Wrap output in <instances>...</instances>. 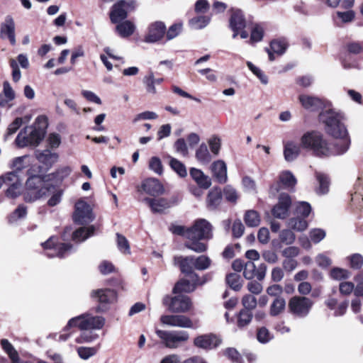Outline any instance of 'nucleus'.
<instances>
[{
	"label": "nucleus",
	"mask_w": 363,
	"mask_h": 363,
	"mask_svg": "<svg viewBox=\"0 0 363 363\" xmlns=\"http://www.w3.org/2000/svg\"><path fill=\"white\" fill-rule=\"evenodd\" d=\"M320 120L325 124L327 133L335 138L332 143H328L320 133L312 131L305 133L301 139V145L313 150L320 157L339 155L347 151L350 140L344 124V113L335 108H329L320 113Z\"/></svg>",
	"instance_id": "obj_1"
},
{
	"label": "nucleus",
	"mask_w": 363,
	"mask_h": 363,
	"mask_svg": "<svg viewBox=\"0 0 363 363\" xmlns=\"http://www.w3.org/2000/svg\"><path fill=\"white\" fill-rule=\"evenodd\" d=\"M169 230L174 235L183 236L189 240L185 242V247L197 253L204 252L208 248L207 245L201 240H208L213 238L211 224L203 218L197 219L193 225L189 228L172 225Z\"/></svg>",
	"instance_id": "obj_2"
},
{
	"label": "nucleus",
	"mask_w": 363,
	"mask_h": 363,
	"mask_svg": "<svg viewBox=\"0 0 363 363\" xmlns=\"http://www.w3.org/2000/svg\"><path fill=\"white\" fill-rule=\"evenodd\" d=\"M46 127V117L38 116L33 125L25 127L18 134L15 140L16 145L19 147L38 146L45 137Z\"/></svg>",
	"instance_id": "obj_3"
},
{
	"label": "nucleus",
	"mask_w": 363,
	"mask_h": 363,
	"mask_svg": "<svg viewBox=\"0 0 363 363\" xmlns=\"http://www.w3.org/2000/svg\"><path fill=\"white\" fill-rule=\"evenodd\" d=\"M28 174L30 175L26 181V185L27 191L24 194V201L26 202H33L43 196H47L54 188L45 184L43 177L40 175H33L30 169L28 170Z\"/></svg>",
	"instance_id": "obj_4"
},
{
	"label": "nucleus",
	"mask_w": 363,
	"mask_h": 363,
	"mask_svg": "<svg viewBox=\"0 0 363 363\" xmlns=\"http://www.w3.org/2000/svg\"><path fill=\"white\" fill-rule=\"evenodd\" d=\"M155 333L157 337L166 347L170 349L177 348L182 342L189 340V333L184 330H162L157 329Z\"/></svg>",
	"instance_id": "obj_5"
},
{
	"label": "nucleus",
	"mask_w": 363,
	"mask_h": 363,
	"mask_svg": "<svg viewBox=\"0 0 363 363\" xmlns=\"http://www.w3.org/2000/svg\"><path fill=\"white\" fill-rule=\"evenodd\" d=\"M313 305V302L311 298L296 296L289 300L288 308L292 315L298 318H305L309 314Z\"/></svg>",
	"instance_id": "obj_6"
},
{
	"label": "nucleus",
	"mask_w": 363,
	"mask_h": 363,
	"mask_svg": "<svg viewBox=\"0 0 363 363\" xmlns=\"http://www.w3.org/2000/svg\"><path fill=\"white\" fill-rule=\"evenodd\" d=\"M57 238L55 237H50L46 242L42 243V246L46 252V255L52 258L58 257L63 258L69 255L73 250V246L69 243H56Z\"/></svg>",
	"instance_id": "obj_7"
},
{
	"label": "nucleus",
	"mask_w": 363,
	"mask_h": 363,
	"mask_svg": "<svg viewBox=\"0 0 363 363\" xmlns=\"http://www.w3.org/2000/svg\"><path fill=\"white\" fill-rule=\"evenodd\" d=\"M136 7L135 0H121L116 3L111 11L110 18L112 23H117L126 18L128 13Z\"/></svg>",
	"instance_id": "obj_8"
},
{
	"label": "nucleus",
	"mask_w": 363,
	"mask_h": 363,
	"mask_svg": "<svg viewBox=\"0 0 363 363\" xmlns=\"http://www.w3.org/2000/svg\"><path fill=\"white\" fill-rule=\"evenodd\" d=\"M94 215L89 203L82 199L79 200L74 206L73 220L79 225L87 224L92 222Z\"/></svg>",
	"instance_id": "obj_9"
},
{
	"label": "nucleus",
	"mask_w": 363,
	"mask_h": 363,
	"mask_svg": "<svg viewBox=\"0 0 363 363\" xmlns=\"http://www.w3.org/2000/svg\"><path fill=\"white\" fill-rule=\"evenodd\" d=\"M162 302L173 313H185L191 308L192 304L191 299L184 295H178L174 297L166 296Z\"/></svg>",
	"instance_id": "obj_10"
},
{
	"label": "nucleus",
	"mask_w": 363,
	"mask_h": 363,
	"mask_svg": "<svg viewBox=\"0 0 363 363\" xmlns=\"http://www.w3.org/2000/svg\"><path fill=\"white\" fill-rule=\"evenodd\" d=\"M5 184L9 186L6 196L11 198H16L22 191L21 181L18 174L15 172H10L5 174Z\"/></svg>",
	"instance_id": "obj_11"
},
{
	"label": "nucleus",
	"mask_w": 363,
	"mask_h": 363,
	"mask_svg": "<svg viewBox=\"0 0 363 363\" xmlns=\"http://www.w3.org/2000/svg\"><path fill=\"white\" fill-rule=\"evenodd\" d=\"M77 328L80 330H86V320L84 313L71 318L64 328V333L58 335V340L66 341L72 333L71 330Z\"/></svg>",
	"instance_id": "obj_12"
},
{
	"label": "nucleus",
	"mask_w": 363,
	"mask_h": 363,
	"mask_svg": "<svg viewBox=\"0 0 363 363\" xmlns=\"http://www.w3.org/2000/svg\"><path fill=\"white\" fill-rule=\"evenodd\" d=\"M162 324L184 328H192L193 323L189 318L183 315H164L160 317Z\"/></svg>",
	"instance_id": "obj_13"
},
{
	"label": "nucleus",
	"mask_w": 363,
	"mask_h": 363,
	"mask_svg": "<svg viewBox=\"0 0 363 363\" xmlns=\"http://www.w3.org/2000/svg\"><path fill=\"white\" fill-rule=\"evenodd\" d=\"M166 26L162 21H155L151 23L148 27L147 33L145 36L146 43H156L160 40L166 32Z\"/></svg>",
	"instance_id": "obj_14"
},
{
	"label": "nucleus",
	"mask_w": 363,
	"mask_h": 363,
	"mask_svg": "<svg viewBox=\"0 0 363 363\" xmlns=\"http://www.w3.org/2000/svg\"><path fill=\"white\" fill-rule=\"evenodd\" d=\"M267 272V266L264 264H260L256 268L253 262L248 261L245 263L243 276L246 279H252L256 277L259 281L264 279Z\"/></svg>",
	"instance_id": "obj_15"
},
{
	"label": "nucleus",
	"mask_w": 363,
	"mask_h": 363,
	"mask_svg": "<svg viewBox=\"0 0 363 363\" xmlns=\"http://www.w3.org/2000/svg\"><path fill=\"white\" fill-rule=\"evenodd\" d=\"M0 38L8 39L12 45L16 44L15 22L11 16H7L0 25Z\"/></svg>",
	"instance_id": "obj_16"
},
{
	"label": "nucleus",
	"mask_w": 363,
	"mask_h": 363,
	"mask_svg": "<svg viewBox=\"0 0 363 363\" xmlns=\"http://www.w3.org/2000/svg\"><path fill=\"white\" fill-rule=\"evenodd\" d=\"M298 101L305 109L310 111H317L319 109L327 107L324 101L317 96L300 94L298 96Z\"/></svg>",
	"instance_id": "obj_17"
},
{
	"label": "nucleus",
	"mask_w": 363,
	"mask_h": 363,
	"mask_svg": "<svg viewBox=\"0 0 363 363\" xmlns=\"http://www.w3.org/2000/svg\"><path fill=\"white\" fill-rule=\"evenodd\" d=\"M291 201L290 196L286 194H281L279 201L272 208V214L275 218L284 219L288 216L289 209Z\"/></svg>",
	"instance_id": "obj_18"
},
{
	"label": "nucleus",
	"mask_w": 363,
	"mask_h": 363,
	"mask_svg": "<svg viewBox=\"0 0 363 363\" xmlns=\"http://www.w3.org/2000/svg\"><path fill=\"white\" fill-rule=\"evenodd\" d=\"M231 11L230 28L233 31V38H235L238 35L240 30L245 28L246 21L241 10L232 9Z\"/></svg>",
	"instance_id": "obj_19"
},
{
	"label": "nucleus",
	"mask_w": 363,
	"mask_h": 363,
	"mask_svg": "<svg viewBox=\"0 0 363 363\" xmlns=\"http://www.w3.org/2000/svg\"><path fill=\"white\" fill-rule=\"evenodd\" d=\"M220 342V340L216 335L206 334L196 337L194 340V344L197 347L211 350L218 347Z\"/></svg>",
	"instance_id": "obj_20"
},
{
	"label": "nucleus",
	"mask_w": 363,
	"mask_h": 363,
	"mask_svg": "<svg viewBox=\"0 0 363 363\" xmlns=\"http://www.w3.org/2000/svg\"><path fill=\"white\" fill-rule=\"evenodd\" d=\"M177 260L182 273L186 274L190 278H195L196 281L199 280L198 274L194 272V269H195L194 256L179 257L177 258Z\"/></svg>",
	"instance_id": "obj_21"
},
{
	"label": "nucleus",
	"mask_w": 363,
	"mask_h": 363,
	"mask_svg": "<svg viewBox=\"0 0 363 363\" xmlns=\"http://www.w3.org/2000/svg\"><path fill=\"white\" fill-rule=\"evenodd\" d=\"M142 188L145 193L153 196H159L164 192L162 184L158 179L154 178L145 179L142 184Z\"/></svg>",
	"instance_id": "obj_22"
},
{
	"label": "nucleus",
	"mask_w": 363,
	"mask_h": 363,
	"mask_svg": "<svg viewBox=\"0 0 363 363\" xmlns=\"http://www.w3.org/2000/svg\"><path fill=\"white\" fill-rule=\"evenodd\" d=\"M211 169L218 182L224 184L227 182V166L224 161L220 160L215 161L211 164Z\"/></svg>",
	"instance_id": "obj_23"
},
{
	"label": "nucleus",
	"mask_w": 363,
	"mask_h": 363,
	"mask_svg": "<svg viewBox=\"0 0 363 363\" xmlns=\"http://www.w3.org/2000/svg\"><path fill=\"white\" fill-rule=\"evenodd\" d=\"M91 296L101 304L111 303L116 300V293L112 289H99L91 293Z\"/></svg>",
	"instance_id": "obj_24"
},
{
	"label": "nucleus",
	"mask_w": 363,
	"mask_h": 363,
	"mask_svg": "<svg viewBox=\"0 0 363 363\" xmlns=\"http://www.w3.org/2000/svg\"><path fill=\"white\" fill-rule=\"evenodd\" d=\"M189 173L191 178L200 188L207 189L211 185V179L205 175L201 170L193 167L190 169Z\"/></svg>",
	"instance_id": "obj_25"
},
{
	"label": "nucleus",
	"mask_w": 363,
	"mask_h": 363,
	"mask_svg": "<svg viewBox=\"0 0 363 363\" xmlns=\"http://www.w3.org/2000/svg\"><path fill=\"white\" fill-rule=\"evenodd\" d=\"M35 157L39 162L43 164L47 169L50 168L57 160V155L49 150H36Z\"/></svg>",
	"instance_id": "obj_26"
},
{
	"label": "nucleus",
	"mask_w": 363,
	"mask_h": 363,
	"mask_svg": "<svg viewBox=\"0 0 363 363\" xmlns=\"http://www.w3.org/2000/svg\"><path fill=\"white\" fill-rule=\"evenodd\" d=\"M144 201L149 205L153 213H161L171 206L170 202L164 198H145Z\"/></svg>",
	"instance_id": "obj_27"
},
{
	"label": "nucleus",
	"mask_w": 363,
	"mask_h": 363,
	"mask_svg": "<svg viewBox=\"0 0 363 363\" xmlns=\"http://www.w3.org/2000/svg\"><path fill=\"white\" fill-rule=\"evenodd\" d=\"M301 152L300 146L293 141H288L284 144V159L287 162H292L297 158Z\"/></svg>",
	"instance_id": "obj_28"
},
{
	"label": "nucleus",
	"mask_w": 363,
	"mask_h": 363,
	"mask_svg": "<svg viewBox=\"0 0 363 363\" xmlns=\"http://www.w3.org/2000/svg\"><path fill=\"white\" fill-rule=\"evenodd\" d=\"M191 281L187 279H181L174 286L173 292L174 294L186 292L190 293L195 290L196 285L199 284V280L196 281L195 278H191Z\"/></svg>",
	"instance_id": "obj_29"
},
{
	"label": "nucleus",
	"mask_w": 363,
	"mask_h": 363,
	"mask_svg": "<svg viewBox=\"0 0 363 363\" xmlns=\"http://www.w3.org/2000/svg\"><path fill=\"white\" fill-rule=\"evenodd\" d=\"M222 201V192L218 188L212 189L208 194L207 207L209 210L216 209Z\"/></svg>",
	"instance_id": "obj_30"
},
{
	"label": "nucleus",
	"mask_w": 363,
	"mask_h": 363,
	"mask_svg": "<svg viewBox=\"0 0 363 363\" xmlns=\"http://www.w3.org/2000/svg\"><path fill=\"white\" fill-rule=\"evenodd\" d=\"M96 228L94 225L87 228L82 227L72 233V240L82 242L94 234Z\"/></svg>",
	"instance_id": "obj_31"
},
{
	"label": "nucleus",
	"mask_w": 363,
	"mask_h": 363,
	"mask_svg": "<svg viewBox=\"0 0 363 363\" xmlns=\"http://www.w3.org/2000/svg\"><path fill=\"white\" fill-rule=\"evenodd\" d=\"M86 330L101 329L105 324V319L102 316H93L90 313H84Z\"/></svg>",
	"instance_id": "obj_32"
},
{
	"label": "nucleus",
	"mask_w": 363,
	"mask_h": 363,
	"mask_svg": "<svg viewBox=\"0 0 363 363\" xmlns=\"http://www.w3.org/2000/svg\"><path fill=\"white\" fill-rule=\"evenodd\" d=\"M116 27V31L118 35L122 38H127L130 36L135 31V26L133 23L130 21H124L121 23H117Z\"/></svg>",
	"instance_id": "obj_33"
},
{
	"label": "nucleus",
	"mask_w": 363,
	"mask_h": 363,
	"mask_svg": "<svg viewBox=\"0 0 363 363\" xmlns=\"http://www.w3.org/2000/svg\"><path fill=\"white\" fill-rule=\"evenodd\" d=\"M286 308V300L283 297H277L270 305L269 314L271 316H277L282 313Z\"/></svg>",
	"instance_id": "obj_34"
},
{
	"label": "nucleus",
	"mask_w": 363,
	"mask_h": 363,
	"mask_svg": "<svg viewBox=\"0 0 363 363\" xmlns=\"http://www.w3.org/2000/svg\"><path fill=\"white\" fill-rule=\"evenodd\" d=\"M196 158L197 160L203 164H206L210 162L211 156L209 153L207 145L205 143L200 145L196 151Z\"/></svg>",
	"instance_id": "obj_35"
},
{
	"label": "nucleus",
	"mask_w": 363,
	"mask_h": 363,
	"mask_svg": "<svg viewBox=\"0 0 363 363\" xmlns=\"http://www.w3.org/2000/svg\"><path fill=\"white\" fill-rule=\"evenodd\" d=\"M288 48V42L285 38L274 40L270 43V50L279 55H283Z\"/></svg>",
	"instance_id": "obj_36"
},
{
	"label": "nucleus",
	"mask_w": 363,
	"mask_h": 363,
	"mask_svg": "<svg viewBox=\"0 0 363 363\" xmlns=\"http://www.w3.org/2000/svg\"><path fill=\"white\" fill-rule=\"evenodd\" d=\"M279 182L286 189H293L296 184V179L291 172L285 171L279 175Z\"/></svg>",
	"instance_id": "obj_37"
},
{
	"label": "nucleus",
	"mask_w": 363,
	"mask_h": 363,
	"mask_svg": "<svg viewBox=\"0 0 363 363\" xmlns=\"http://www.w3.org/2000/svg\"><path fill=\"white\" fill-rule=\"evenodd\" d=\"M252 312L247 309H242L238 315L237 325L242 328L250 324L252 319Z\"/></svg>",
	"instance_id": "obj_38"
},
{
	"label": "nucleus",
	"mask_w": 363,
	"mask_h": 363,
	"mask_svg": "<svg viewBox=\"0 0 363 363\" xmlns=\"http://www.w3.org/2000/svg\"><path fill=\"white\" fill-rule=\"evenodd\" d=\"M244 220L248 227H257L260 223V217L256 211L249 210L245 214Z\"/></svg>",
	"instance_id": "obj_39"
},
{
	"label": "nucleus",
	"mask_w": 363,
	"mask_h": 363,
	"mask_svg": "<svg viewBox=\"0 0 363 363\" xmlns=\"http://www.w3.org/2000/svg\"><path fill=\"white\" fill-rule=\"evenodd\" d=\"M227 284L233 290L239 291L242 287V280L240 274L230 273L225 278Z\"/></svg>",
	"instance_id": "obj_40"
},
{
	"label": "nucleus",
	"mask_w": 363,
	"mask_h": 363,
	"mask_svg": "<svg viewBox=\"0 0 363 363\" xmlns=\"http://www.w3.org/2000/svg\"><path fill=\"white\" fill-rule=\"evenodd\" d=\"M27 215V207L23 204L19 205L9 216V223H13L18 220L24 218Z\"/></svg>",
	"instance_id": "obj_41"
},
{
	"label": "nucleus",
	"mask_w": 363,
	"mask_h": 363,
	"mask_svg": "<svg viewBox=\"0 0 363 363\" xmlns=\"http://www.w3.org/2000/svg\"><path fill=\"white\" fill-rule=\"evenodd\" d=\"M28 156L27 155L16 157L12 161L11 168L13 169V172H16V174H18L19 172L28 167Z\"/></svg>",
	"instance_id": "obj_42"
},
{
	"label": "nucleus",
	"mask_w": 363,
	"mask_h": 363,
	"mask_svg": "<svg viewBox=\"0 0 363 363\" xmlns=\"http://www.w3.org/2000/svg\"><path fill=\"white\" fill-rule=\"evenodd\" d=\"M0 344L4 351L11 359L12 362L19 358L16 350L7 339H1Z\"/></svg>",
	"instance_id": "obj_43"
},
{
	"label": "nucleus",
	"mask_w": 363,
	"mask_h": 363,
	"mask_svg": "<svg viewBox=\"0 0 363 363\" xmlns=\"http://www.w3.org/2000/svg\"><path fill=\"white\" fill-rule=\"evenodd\" d=\"M288 225L296 231H303L308 227V223L304 218L301 217L292 218L289 220Z\"/></svg>",
	"instance_id": "obj_44"
},
{
	"label": "nucleus",
	"mask_w": 363,
	"mask_h": 363,
	"mask_svg": "<svg viewBox=\"0 0 363 363\" xmlns=\"http://www.w3.org/2000/svg\"><path fill=\"white\" fill-rule=\"evenodd\" d=\"M116 242L118 249L125 255L130 254V247L127 238L120 233H116Z\"/></svg>",
	"instance_id": "obj_45"
},
{
	"label": "nucleus",
	"mask_w": 363,
	"mask_h": 363,
	"mask_svg": "<svg viewBox=\"0 0 363 363\" xmlns=\"http://www.w3.org/2000/svg\"><path fill=\"white\" fill-rule=\"evenodd\" d=\"M169 165L179 177H185L187 175L185 165L178 160L171 157Z\"/></svg>",
	"instance_id": "obj_46"
},
{
	"label": "nucleus",
	"mask_w": 363,
	"mask_h": 363,
	"mask_svg": "<svg viewBox=\"0 0 363 363\" xmlns=\"http://www.w3.org/2000/svg\"><path fill=\"white\" fill-rule=\"evenodd\" d=\"M210 21V17L200 16L191 18L189 23L194 29H201L206 27L209 23Z\"/></svg>",
	"instance_id": "obj_47"
},
{
	"label": "nucleus",
	"mask_w": 363,
	"mask_h": 363,
	"mask_svg": "<svg viewBox=\"0 0 363 363\" xmlns=\"http://www.w3.org/2000/svg\"><path fill=\"white\" fill-rule=\"evenodd\" d=\"M211 264V259L206 255H201L196 258L194 257V268L197 270H205Z\"/></svg>",
	"instance_id": "obj_48"
},
{
	"label": "nucleus",
	"mask_w": 363,
	"mask_h": 363,
	"mask_svg": "<svg viewBox=\"0 0 363 363\" xmlns=\"http://www.w3.org/2000/svg\"><path fill=\"white\" fill-rule=\"evenodd\" d=\"M143 83L145 85L146 91L149 94H155L157 90L155 88V76L152 72L145 76L143 79Z\"/></svg>",
	"instance_id": "obj_49"
},
{
	"label": "nucleus",
	"mask_w": 363,
	"mask_h": 363,
	"mask_svg": "<svg viewBox=\"0 0 363 363\" xmlns=\"http://www.w3.org/2000/svg\"><path fill=\"white\" fill-rule=\"evenodd\" d=\"M81 335L75 340L76 342L79 344L89 343L94 341L98 338V335L93 333L89 330H82Z\"/></svg>",
	"instance_id": "obj_50"
},
{
	"label": "nucleus",
	"mask_w": 363,
	"mask_h": 363,
	"mask_svg": "<svg viewBox=\"0 0 363 363\" xmlns=\"http://www.w3.org/2000/svg\"><path fill=\"white\" fill-rule=\"evenodd\" d=\"M311 211V205L305 201L299 202L296 207V214L298 217L305 218L308 217Z\"/></svg>",
	"instance_id": "obj_51"
},
{
	"label": "nucleus",
	"mask_w": 363,
	"mask_h": 363,
	"mask_svg": "<svg viewBox=\"0 0 363 363\" xmlns=\"http://www.w3.org/2000/svg\"><path fill=\"white\" fill-rule=\"evenodd\" d=\"M316 178L319 183L318 193L321 194H326L329 188V179L328 177L323 174L317 173Z\"/></svg>",
	"instance_id": "obj_52"
},
{
	"label": "nucleus",
	"mask_w": 363,
	"mask_h": 363,
	"mask_svg": "<svg viewBox=\"0 0 363 363\" xmlns=\"http://www.w3.org/2000/svg\"><path fill=\"white\" fill-rule=\"evenodd\" d=\"M330 275L333 279L342 280L349 278L350 273L347 269L334 267L330 270Z\"/></svg>",
	"instance_id": "obj_53"
},
{
	"label": "nucleus",
	"mask_w": 363,
	"mask_h": 363,
	"mask_svg": "<svg viewBox=\"0 0 363 363\" xmlns=\"http://www.w3.org/2000/svg\"><path fill=\"white\" fill-rule=\"evenodd\" d=\"M97 348L94 347H79L77 349V353L79 357L82 359H88L91 357L95 355L97 352Z\"/></svg>",
	"instance_id": "obj_54"
},
{
	"label": "nucleus",
	"mask_w": 363,
	"mask_h": 363,
	"mask_svg": "<svg viewBox=\"0 0 363 363\" xmlns=\"http://www.w3.org/2000/svg\"><path fill=\"white\" fill-rule=\"evenodd\" d=\"M242 303L244 307L243 309L252 310L255 309L257 305V301L255 296L250 294H247L242 297Z\"/></svg>",
	"instance_id": "obj_55"
},
{
	"label": "nucleus",
	"mask_w": 363,
	"mask_h": 363,
	"mask_svg": "<svg viewBox=\"0 0 363 363\" xmlns=\"http://www.w3.org/2000/svg\"><path fill=\"white\" fill-rule=\"evenodd\" d=\"M350 266L354 269H360L363 265V257L359 253L353 254L347 257Z\"/></svg>",
	"instance_id": "obj_56"
},
{
	"label": "nucleus",
	"mask_w": 363,
	"mask_h": 363,
	"mask_svg": "<svg viewBox=\"0 0 363 363\" xmlns=\"http://www.w3.org/2000/svg\"><path fill=\"white\" fill-rule=\"evenodd\" d=\"M279 239L286 245H291L294 242L296 236L291 230H283L279 234Z\"/></svg>",
	"instance_id": "obj_57"
},
{
	"label": "nucleus",
	"mask_w": 363,
	"mask_h": 363,
	"mask_svg": "<svg viewBox=\"0 0 363 363\" xmlns=\"http://www.w3.org/2000/svg\"><path fill=\"white\" fill-rule=\"evenodd\" d=\"M149 168L159 175L163 173V167L161 160L157 157H151L149 162Z\"/></svg>",
	"instance_id": "obj_58"
},
{
	"label": "nucleus",
	"mask_w": 363,
	"mask_h": 363,
	"mask_svg": "<svg viewBox=\"0 0 363 363\" xmlns=\"http://www.w3.org/2000/svg\"><path fill=\"white\" fill-rule=\"evenodd\" d=\"M182 24L180 23L172 25L167 30L166 37L167 40H170L176 38L182 31Z\"/></svg>",
	"instance_id": "obj_59"
},
{
	"label": "nucleus",
	"mask_w": 363,
	"mask_h": 363,
	"mask_svg": "<svg viewBox=\"0 0 363 363\" xmlns=\"http://www.w3.org/2000/svg\"><path fill=\"white\" fill-rule=\"evenodd\" d=\"M247 65L252 72L259 79L262 84H267L268 83L267 77L259 68L255 66L251 62H247Z\"/></svg>",
	"instance_id": "obj_60"
},
{
	"label": "nucleus",
	"mask_w": 363,
	"mask_h": 363,
	"mask_svg": "<svg viewBox=\"0 0 363 363\" xmlns=\"http://www.w3.org/2000/svg\"><path fill=\"white\" fill-rule=\"evenodd\" d=\"M224 354L228 357L233 363H242V357L238 350L233 347L227 348L224 351Z\"/></svg>",
	"instance_id": "obj_61"
},
{
	"label": "nucleus",
	"mask_w": 363,
	"mask_h": 363,
	"mask_svg": "<svg viewBox=\"0 0 363 363\" xmlns=\"http://www.w3.org/2000/svg\"><path fill=\"white\" fill-rule=\"evenodd\" d=\"M223 194L225 199L232 203H235L238 199L236 190L230 186H226L224 188Z\"/></svg>",
	"instance_id": "obj_62"
},
{
	"label": "nucleus",
	"mask_w": 363,
	"mask_h": 363,
	"mask_svg": "<svg viewBox=\"0 0 363 363\" xmlns=\"http://www.w3.org/2000/svg\"><path fill=\"white\" fill-rule=\"evenodd\" d=\"M309 236L313 242L318 243L325 237V232L320 228H314L309 232Z\"/></svg>",
	"instance_id": "obj_63"
},
{
	"label": "nucleus",
	"mask_w": 363,
	"mask_h": 363,
	"mask_svg": "<svg viewBox=\"0 0 363 363\" xmlns=\"http://www.w3.org/2000/svg\"><path fill=\"white\" fill-rule=\"evenodd\" d=\"M264 30L259 25H255L252 30L250 40L254 43L262 40L263 38Z\"/></svg>",
	"instance_id": "obj_64"
}]
</instances>
